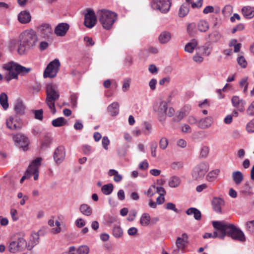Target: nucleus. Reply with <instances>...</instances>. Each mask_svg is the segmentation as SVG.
<instances>
[{"mask_svg": "<svg viewBox=\"0 0 254 254\" xmlns=\"http://www.w3.org/2000/svg\"><path fill=\"white\" fill-rule=\"evenodd\" d=\"M212 225L216 230L213 233H205L203 236L204 239L217 237L224 239L226 235H228L233 239L240 242H244L246 240L243 232L232 224L225 221H216L212 222Z\"/></svg>", "mask_w": 254, "mask_h": 254, "instance_id": "1", "label": "nucleus"}, {"mask_svg": "<svg viewBox=\"0 0 254 254\" xmlns=\"http://www.w3.org/2000/svg\"><path fill=\"white\" fill-rule=\"evenodd\" d=\"M38 41L37 35L33 30H26L20 35V44L18 48V53L20 55L25 54L26 50L36 46Z\"/></svg>", "mask_w": 254, "mask_h": 254, "instance_id": "2", "label": "nucleus"}, {"mask_svg": "<svg viewBox=\"0 0 254 254\" xmlns=\"http://www.w3.org/2000/svg\"><path fill=\"white\" fill-rule=\"evenodd\" d=\"M3 68L8 72L3 77V80L7 82L13 79H17L18 74L24 75L31 70V68H27L12 61L4 64Z\"/></svg>", "mask_w": 254, "mask_h": 254, "instance_id": "3", "label": "nucleus"}, {"mask_svg": "<svg viewBox=\"0 0 254 254\" xmlns=\"http://www.w3.org/2000/svg\"><path fill=\"white\" fill-rule=\"evenodd\" d=\"M59 97L60 93L56 86L52 84H48L46 88L45 102L53 114L56 113L55 102L59 99Z\"/></svg>", "mask_w": 254, "mask_h": 254, "instance_id": "4", "label": "nucleus"}, {"mask_svg": "<svg viewBox=\"0 0 254 254\" xmlns=\"http://www.w3.org/2000/svg\"><path fill=\"white\" fill-rule=\"evenodd\" d=\"M97 16L100 22L104 28L109 30L117 18L116 13L106 9H101L97 11Z\"/></svg>", "mask_w": 254, "mask_h": 254, "instance_id": "5", "label": "nucleus"}, {"mask_svg": "<svg viewBox=\"0 0 254 254\" xmlns=\"http://www.w3.org/2000/svg\"><path fill=\"white\" fill-rule=\"evenodd\" d=\"M41 158L37 157L32 162L27 169L25 175L20 180L21 184H22L26 179L30 178L32 175H33L34 180H37L38 179L39 167L41 165Z\"/></svg>", "mask_w": 254, "mask_h": 254, "instance_id": "6", "label": "nucleus"}, {"mask_svg": "<svg viewBox=\"0 0 254 254\" xmlns=\"http://www.w3.org/2000/svg\"><path fill=\"white\" fill-rule=\"evenodd\" d=\"M209 169V164L206 162H200L196 165L191 171L192 178L194 181L202 180Z\"/></svg>", "mask_w": 254, "mask_h": 254, "instance_id": "7", "label": "nucleus"}, {"mask_svg": "<svg viewBox=\"0 0 254 254\" xmlns=\"http://www.w3.org/2000/svg\"><path fill=\"white\" fill-rule=\"evenodd\" d=\"M154 110L157 113L160 118V121H161L162 119L164 120L165 116L171 117L175 113V110L173 108H168V104L166 101H161L159 103V105H155L154 106Z\"/></svg>", "mask_w": 254, "mask_h": 254, "instance_id": "8", "label": "nucleus"}, {"mask_svg": "<svg viewBox=\"0 0 254 254\" xmlns=\"http://www.w3.org/2000/svg\"><path fill=\"white\" fill-rule=\"evenodd\" d=\"M60 66V63L58 59H55L50 62L46 68L43 76L45 78L50 77L53 78L55 77Z\"/></svg>", "mask_w": 254, "mask_h": 254, "instance_id": "9", "label": "nucleus"}, {"mask_svg": "<svg viewBox=\"0 0 254 254\" xmlns=\"http://www.w3.org/2000/svg\"><path fill=\"white\" fill-rule=\"evenodd\" d=\"M171 2L170 0H152L151 2V7L158 10L162 13H167L170 8Z\"/></svg>", "mask_w": 254, "mask_h": 254, "instance_id": "10", "label": "nucleus"}, {"mask_svg": "<svg viewBox=\"0 0 254 254\" xmlns=\"http://www.w3.org/2000/svg\"><path fill=\"white\" fill-rule=\"evenodd\" d=\"M188 242V236L186 233H183L181 237H178L176 241V248L172 251L173 254H178L180 251L184 253Z\"/></svg>", "mask_w": 254, "mask_h": 254, "instance_id": "11", "label": "nucleus"}, {"mask_svg": "<svg viewBox=\"0 0 254 254\" xmlns=\"http://www.w3.org/2000/svg\"><path fill=\"white\" fill-rule=\"evenodd\" d=\"M96 22V17L94 11L88 9L87 12L84 15V25L89 28H91L94 26Z\"/></svg>", "mask_w": 254, "mask_h": 254, "instance_id": "12", "label": "nucleus"}, {"mask_svg": "<svg viewBox=\"0 0 254 254\" xmlns=\"http://www.w3.org/2000/svg\"><path fill=\"white\" fill-rule=\"evenodd\" d=\"M66 155L65 149L63 145L59 146L56 148L53 154V158L55 163L59 165L65 159Z\"/></svg>", "mask_w": 254, "mask_h": 254, "instance_id": "13", "label": "nucleus"}, {"mask_svg": "<svg viewBox=\"0 0 254 254\" xmlns=\"http://www.w3.org/2000/svg\"><path fill=\"white\" fill-rule=\"evenodd\" d=\"M231 102L233 106L237 108L240 112H244L245 111V106L246 104L245 100L240 99L238 96H234L231 99Z\"/></svg>", "mask_w": 254, "mask_h": 254, "instance_id": "14", "label": "nucleus"}, {"mask_svg": "<svg viewBox=\"0 0 254 254\" xmlns=\"http://www.w3.org/2000/svg\"><path fill=\"white\" fill-rule=\"evenodd\" d=\"M14 140L18 146L20 148H22L23 150H26L28 149L29 141L26 136L19 133L15 135Z\"/></svg>", "mask_w": 254, "mask_h": 254, "instance_id": "15", "label": "nucleus"}, {"mask_svg": "<svg viewBox=\"0 0 254 254\" xmlns=\"http://www.w3.org/2000/svg\"><path fill=\"white\" fill-rule=\"evenodd\" d=\"M69 28V25L66 23H61L57 25L54 30L55 34L59 37L65 35Z\"/></svg>", "mask_w": 254, "mask_h": 254, "instance_id": "16", "label": "nucleus"}, {"mask_svg": "<svg viewBox=\"0 0 254 254\" xmlns=\"http://www.w3.org/2000/svg\"><path fill=\"white\" fill-rule=\"evenodd\" d=\"M20 119L16 116L10 117L6 121L7 127L11 129H19L21 127Z\"/></svg>", "mask_w": 254, "mask_h": 254, "instance_id": "17", "label": "nucleus"}, {"mask_svg": "<svg viewBox=\"0 0 254 254\" xmlns=\"http://www.w3.org/2000/svg\"><path fill=\"white\" fill-rule=\"evenodd\" d=\"M213 123V118L210 116H207L201 119L198 121L197 127L201 129H206L209 128Z\"/></svg>", "mask_w": 254, "mask_h": 254, "instance_id": "18", "label": "nucleus"}, {"mask_svg": "<svg viewBox=\"0 0 254 254\" xmlns=\"http://www.w3.org/2000/svg\"><path fill=\"white\" fill-rule=\"evenodd\" d=\"M37 30L41 33L45 38H49L52 35V28L49 24L43 23L37 27Z\"/></svg>", "mask_w": 254, "mask_h": 254, "instance_id": "19", "label": "nucleus"}, {"mask_svg": "<svg viewBox=\"0 0 254 254\" xmlns=\"http://www.w3.org/2000/svg\"><path fill=\"white\" fill-rule=\"evenodd\" d=\"M224 203V200L220 197H214L212 200V208L215 211L218 213H221L222 207Z\"/></svg>", "mask_w": 254, "mask_h": 254, "instance_id": "20", "label": "nucleus"}, {"mask_svg": "<svg viewBox=\"0 0 254 254\" xmlns=\"http://www.w3.org/2000/svg\"><path fill=\"white\" fill-rule=\"evenodd\" d=\"M18 20L21 23L26 24L31 21V16L29 12L26 10L21 11L18 15Z\"/></svg>", "mask_w": 254, "mask_h": 254, "instance_id": "21", "label": "nucleus"}, {"mask_svg": "<svg viewBox=\"0 0 254 254\" xmlns=\"http://www.w3.org/2000/svg\"><path fill=\"white\" fill-rule=\"evenodd\" d=\"M242 13L247 19H252L254 17V7L245 6L242 8Z\"/></svg>", "mask_w": 254, "mask_h": 254, "instance_id": "22", "label": "nucleus"}, {"mask_svg": "<svg viewBox=\"0 0 254 254\" xmlns=\"http://www.w3.org/2000/svg\"><path fill=\"white\" fill-rule=\"evenodd\" d=\"M39 235L38 232L32 233L30 237V240L28 245V249L31 250L35 245L38 244Z\"/></svg>", "mask_w": 254, "mask_h": 254, "instance_id": "23", "label": "nucleus"}, {"mask_svg": "<svg viewBox=\"0 0 254 254\" xmlns=\"http://www.w3.org/2000/svg\"><path fill=\"white\" fill-rule=\"evenodd\" d=\"M108 112L112 116H116L119 113V104L117 102H114L109 105L107 108Z\"/></svg>", "mask_w": 254, "mask_h": 254, "instance_id": "24", "label": "nucleus"}, {"mask_svg": "<svg viewBox=\"0 0 254 254\" xmlns=\"http://www.w3.org/2000/svg\"><path fill=\"white\" fill-rule=\"evenodd\" d=\"M197 50L202 56H208L212 51V48L209 43H206L204 45L199 47Z\"/></svg>", "mask_w": 254, "mask_h": 254, "instance_id": "25", "label": "nucleus"}, {"mask_svg": "<svg viewBox=\"0 0 254 254\" xmlns=\"http://www.w3.org/2000/svg\"><path fill=\"white\" fill-rule=\"evenodd\" d=\"M171 38V33L166 31H163L158 37L159 42L162 44H166L170 41Z\"/></svg>", "mask_w": 254, "mask_h": 254, "instance_id": "26", "label": "nucleus"}, {"mask_svg": "<svg viewBox=\"0 0 254 254\" xmlns=\"http://www.w3.org/2000/svg\"><path fill=\"white\" fill-rule=\"evenodd\" d=\"M80 212L86 216H91L93 213V210L91 207L87 204L83 203L79 206Z\"/></svg>", "mask_w": 254, "mask_h": 254, "instance_id": "27", "label": "nucleus"}, {"mask_svg": "<svg viewBox=\"0 0 254 254\" xmlns=\"http://www.w3.org/2000/svg\"><path fill=\"white\" fill-rule=\"evenodd\" d=\"M186 214L188 215H193L194 218L196 220H199L201 218L200 211L196 208L191 207L187 209Z\"/></svg>", "mask_w": 254, "mask_h": 254, "instance_id": "28", "label": "nucleus"}, {"mask_svg": "<svg viewBox=\"0 0 254 254\" xmlns=\"http://www.w3.org/2000/svg\"><path fill=\"white\" fill-rule=\"evenodd\" d=\"M209 42L211 43H217L221 38L222 35L218 30H214L208 35Z\"/></svg>", "mask_w": 254, "mask_h": 254, "instance_id": "29", "label": "nucleus"}, {"mask_svg": "<svg viewBox=\"0 0 254 254\" xmlns=\"http://www.w3.org/2000/svg\"><path fill=\"white\" fill-rule=\"evenodd\" d=\"M198 44L197 41L196 39H193L190 41L188 43L185 47V51L189 53H193L194 49L196 48Z\"/></svg>", "mask_w": 254, "mask_h": 254, "instance_id": "30", "label": "nucleus"}, {"mask_svg": "<svg viewBox=\"0 0 254 254\" xmlns=\"http://www.w3.org/2000/svg\"><path fill=\"white\" fill-rule=\"evenodd\" d=\"M219 173V169H215L209 172L206 175V180L209 182L214 181L217 179Z\"/></svg>", "mask_w": 254, "mask_h": 254, "instance_id": "31", "label": "nucleus"}, {"mask_svg": "<svg viewBox=\"0 0 254 254\" xmlns=\"http://www.w3.org/2000/svg\"><path fill=\"white\" fill-rule=\"evenodd\" d=\"M25 107L22 102L20 100H17L14 105V110L16 114L22 115L24 113Z\"/></svg>", "mask_w": 254, "mask_h": 254, "instance_id": "32", "label": "nucleus"}, {"mask_svg": "<svg viewBox=\"0 0 254 254\" xmlns=\"http://www.w3.org/2000/svg\"><path fill=\"white\" fill-rule=\"evenodd\" d=\"M209 28V24L205 20H200L197 23V28L200 32H206Z\"/></svg>", "mask_w": 254, "mask_h": 254, "instance_id": "33", "label": "nucleus"}, {"mask_svg": "<svg viewBox=\"0 0 254 254\" xmlns=\"http://www.w3.org/2000/svg\"><path fill=\"white\" fill-rule=\"evenodd\" d=\"M232 178L236 185H239L243 181L244 177L242 172L237 171L233 172Z\"/></svg>", "mask_w": 254, "mask_h": 254, "instance_id": "34", "label": "nucleus"}, {"mask_svg": "<svg viewBox=\"0 0 254 254\" xmlns=\"http://www.w3.org/2000/svg\"><path fill=\"white\" fill-rule=\"evenodd\" d=\"M150 220L149 214L147 213H144L140 218V224L143 226H147L150 224Z\"/></svg>", "mask_w": 254, "mask_h": 254, "instance_id": "35", "label": "nucleus"}, {"mask_svg": "<svg viewBox=\"0 0 254 254\" xmlns=\"http://www.w3.org/2000/svg\"><path fill=\"white\" fill-rule=\"evenodd\" d=\"M189 10V6L187 5V3H183L179 10V16L180 17H184L186 16L188 14Z\"/></svg>", "mask_w": 254, "mask_h": 254, "instance_id": "36", "label": "nucleus"}, {"mask_svg": "<svg viewBox=\"0 0 254 254\" xmlns=\"http://www.w3.org/2000/svg\"><path fill=\"white\" fill-rule=\"evenodd\" d=\"M108 175L110 176H114V181L117 183L121 182L123 179L122 176L120 175L118 172L115 169L109 170Z\"/></svg>", "mask_w": 254, "mask_h": 254, "instance_id": "37", "label": "nucleus"}, {"mask_svg": "<svg viewBox=\"0 0 254 254\" xmlns=\"http://www.w3.org/2000/svg\"><path fill=\"white\" fill-rule=\"evenodd\" d=\"M180 178L177 176H173L170 178L168 185L171 188H176L180 185Z\"/></svg>", "mask_w": 254, "mask_h": 254, "instance_id": "38", "label": "nucleus"}, {"mask_svg": "<svg viewBox=\"0 0 254 254\" xmlns=\"http://www.w3.org/2000/svg\"><path fill=\"white\" fill-rule=\"evenodd\" d=\"M66 121L63 117H59L53 120L52 122V125L54 127H60L64 126L66 124Z\"/></svg>", "mask_w": 254, "mask_h": 254, "instance_id": "39", "label": "nucleus"}, {"mask_svg": "<svg viewBox=\"0 0 254 254\" xmlns=\"http://www.w3.org/2000/svg\"><path fill=\"white\" fill-rule=\"evenodd\" d=\"M114 186L112 184L104 185L101 188V191L105 195H110L113 190Z\"/></svg>", "mask_w": 254, "mask_h": 254, "instance_id": "40", "label": "nucleus"}, {"mask_svg": "<svg viewBox=\"0 0 254 254\" xmlns=\"http://www.w3.org/2000/svg\"><path fill=\"white\" fill-rule=\"evenodd\" d=\"M113 235L116 238H120L123 235V231L120 226H115L112 230Z\"/></svg>", "mask_w": 254, "mask_h": 254, "instance_id": "41", "label": "nucleus"}, {"mask_svg": "<svg viewBox=\"0 0 254 254\" xmlns=\"http://www.w3.org/2000/svg\"><path fill=\"white\" fill-rule=\"evenodd\" d=\"M0 103L4 110L8 108L7 96L5 93H2L0 95Z\"/></svg>", "mask_w": 254, "mask_h": 254, "instance_id": "42", "label": "nucleus"}, {"mask_svg": "<svg viewBox=\"0 0 254 254\" xmlns=\"http://www.w3.org/2000/svg\"><path fill=\"white\" fill-rule=\"evenodd\" d=\"M16 241L19 251H22L26 248H28L27 242L23 238H19Z\"/></svg>", "mask_w": 254, "mask_h": 254, "instance_id": "43", "label": "nucleus"}, {"mask_svg": "<svg viewBox=\"0 0 254 254\" xmlns=\"http://www.w3.org/2000/svg\"><path fill=\"white\" fill-rule=\"evenodd\" d=\"M209 148L207 146L203 145L200 149L199 157L201 158H206L208 155Z\"/></svg>", "mask_w": 254, "mask_h": 254, "instance_id": "44", "label": "nucleus"}, {"mask_svg": "<svg viewBox=\"0 0 254 254\" xmlns=\"http://www.w3.org/2000/svg\"><path fill=\"white\" fill-rule=\"evenodd\" d=\"M246 228V230L250 234L254 235V220L247 222Z\"/></svg>", "mask_w": 254, "mask_h": 254, "instance_id": "45", "label": "nucleus"}, {"mask_svg": "<svg viewBox=\"0 0 254 254\" xmlns=\"http://www.w3.org/2000/svg\"><path fill=\"white\" fill-rule=\"evenodd\" d=\"M16 241H12L8 246L9 251L10 253H15L19 251Z\"/></svg>", "mask_w": 254, "mask_h": 254, "instance_id": "46", "label": "nucleus"}, {"mask_svg": "<svg viewBox=\"0 0 254 254\" xmlns=\"http://www.w3.org/2000/svg\"><path fill=\"white\" fill-rule=\"evenodd\" d=\"M89 248L86 245L80 246L77 250V254H88Z\"/></svg>", "mask_w": 254, "mask_h": 254, "instance_id": "47", "label": "nucleus"}, {"mask_svg": "<svg viewBox=\"0 0 254 254\" xmlns=\"http://www.w3.org/2000/svg\"><path fill=\"white\" fill-rule=\"evenodd\" d=\"M169 141L165 137H162L159 141V147L162 150H165L168 146Z\"/></svg>", "mask_w": 254, "mask_h": 254, "instance_id": "48", "label": "nucleus"}, {"mask_svg": "<svg viewBox=\"0 0 254 254\" xmlns=\"http://www.w3.org/2000/svg\"><path fill=\"white\" fill-rule=\"evenodd\" d=\"M151 154L152 157H156V149L157 147V143L156 141H152L150 143Z\"/></svg>", "mask_w": 254, "mask_h": 254, "instance_id": "49", "label": "nucleus"}, {"mask_svg": "<svg viewBox=\"0 0 254 254\" xmlns=\"http://www.w3.org/2000/svg\"><path fill=\"white\" fill-rule=\"evenodd\" d=\"M156 186L155 185L151 186L148 189L147 191L146 192V194L147 196L149 197H152L154 194L157 193Z\"/></svg>", "mask_w": 254, "mask_h": 254, "instance_id": "50", "label": "nucleus"}, {"mask_svg": "<svg viewBox=\"0 0 254 254\" xmlns=\"http://www.w3.org/2000/svg\"><path fill=\"white\" fill-rule=\"evenodd\" d=\"M241 192L245 195H249L251 192V186L249 184H245L242 188Z\"/></svg>", "mask_w": 254, "mask_h": 254, "instance_id": "51", "label": "nucleus"}, {"mask_svg": "<svg viewBox=\"0 0 254 254\" xmlns=\"http://www.w3.org/2000/svg\"><path fill=\"white\" fill-rule=\"evenodd\" d=\"M186 116L185 113L182 112L181 110L176 113V115L174 118L175 122H179Z\"/></svg>", "mask_w": 254, "mask_h": 254, "instance_id": "52", "label": "nucleus"}, {"mask_svg": "<svg viewBox=\"0 0 254 254\" xmlns=\"http://www.w3.org/2000/svg\"><path fill=\"white\" fill-rule=\"evenodd\" d=\"M238 64L242 67L245 68L247 65V62L243 56H240L237 58Z\"/></svg>", "mask_w": 254, "mask_h": 254, "instance_id": "53", "label": "nucleus"}, {"mask_svg": "<svg viewBox=\"0 0 254 254\" xmlns=\"http://www.w3.org/2000/svg\"><path fill=\"white\" fill-rule=\"evenodd\" d=\"M246 113L249 116H254V100L251 103L248 107Z\"/></svg>", "mask_w": 254, "mask_h": 254, "instance_id": "54", "label": "nucleus"}, {"mask_svg": "<svg viewBox=\"0 0 254 254\" xmlns=\"http://www.w3.org/2000/svg\"><path fill=\"white\" fill-rule=\"evenodd\" d=\"M246 130L250 133L254 132V119L247 124Z\"/></svg>", "mask_w": 254, "mask_h": 254, "instance_id": "55", "label": "nucleus"}, {"mask_svg": "<svg viewBox=\"0 0 254 254\" xmlns=\"http://www.w3.org/2000/svg\"><path fill=\"white\" fill-rule=\"evenodd\" d=\"M34 117L36 119L42 120L43 117V111L42 109L34 111Z\"/></svg>", "mask_w": 254, "mask_h": 254, "instance_id": "56", "label": "nucleus"}, {"mask_svg": "<svg viewBox=\"0 0 254 254\" xmlns=\"http://www.w3.org/2000/svg\"><path fill=\"white\" fill-rule=\"evenodd\" d=\"M233 11V7L230 5H226L222 10V13L224 15H229Z\"/></svg>", "mask_w": 254, "mask_h": 254, "instance_id": "57", "label": "nucleus"}, {"mask_svg": "<svg viewBox=\"0 0 254 254\" xmlns=\"http://www.w3.org/2000/svg\"><path fill=\"white\" fill-rule=\"evenodd\" d=\"M130 79L129 78L125 79L124 80L122 89L123 91L126 92L128 90L130 86Z\"/></svg>", "mask_w": 254, "mask_h": 254, "instance_id": "58", "label": "nucleus"}, {"mask_svg": "<svg viewBox=\"0 0 254 254\" xmlns=\"http://www.w3.org/2000/svg\"><path fill=\"white\" fill-rule=\"evenodd\" d=\"M165 208L167 210H171L175 212H178V210L176 207V205L174 203L172 202H168L166 204Z\"/></svg>", "mask_w": 254, "mask_h": 254, "instance_id": "59", "label": "nucleus"}, {"mask_svg": "<svg viewBox=\"0 0 254 254\" xmlns=\"http://www.w3.org/2000/svg\"><path fill=\"white\" fill-rule=\"evenodd\" d=\"M55 223L57 227L55 228H53L52 229V232L54 234H58L60 233L62 231V229L61 227V223L58 220L56 221Z\"/></svg>", "mask_w": 254, "mask_h": 254, "instance_id": "60", "label": "nucleus"}, {"mask_svg": "<svg viewBox=\"0 0 254 254\" xmlns=\"http://www.w3.org/2000/svg\"><path fill=\"white\" fill-rule=\"evenodd\" d=\"M78 99V95L76 94H72L70 96V101L71 106L72 107H76L77 105V100Z\"/></svg>", "mask_w": 254, "mask_h": 254, "instance_id": "61", "label": "nucleus"}, {"mask_svg": "<svg viewBox=\"0 0 254 254\" xmlns=\"http://www.w3.org/2000/svg\"><path fill=\"white\" fill-rule=\"evenodd\" d=\"M102 144L104 148L106 150L108 149V145L110 144V140L107 136H104L102 140Z\"/></svg>", "mask_w": 254, "mask_h": 254, "instance_id": "62", "label": "nucleus"}, {"mask_svg": "<svg viewBox=\"0 0 254 254\" xmlns=\"http://www.w3.org/2000/svg\"><path fill=\"white\" fill-rule=\"evenodd\" d=\"M193 60L197 63H201L203 61V58L202 55L200 56L199 54L196 53L193 57Z\"/></svg>", "mask_w": 254, "mask_h": 254, "instance_id": "63", "label": "nucleus"}, {"mask_svg": "<svg viewBox=\"0 0 254 254\" xmlns=\"http://www.w3.org/2000/svg\"><path fill=\"white\" fill-rule=\"evenodd\" d=\"M86 224L85 221L82 218H78L75 221V225L78 228H82Z\"/></svg>", "mask_w": 254, "mask_h": 254, "instance_id": "64", "label": "nucleus"}]
</instances>
